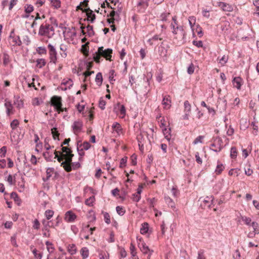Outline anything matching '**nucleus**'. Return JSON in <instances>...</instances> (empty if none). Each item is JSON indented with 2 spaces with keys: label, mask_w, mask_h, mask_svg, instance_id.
Returning a JSON list of instances; mask_svg holds the SVG:
<instances>
[{
  "label": "nucleus",
  "mask_w": 259,
  "mask_h": 259,
  "mask_svg": "<svg viewBox=\"0 0 259 259\" xmlns=\"http://www.w3.org/2000/svg\"><path fill=\"white\" fill-rule=\"evenodd\" d=\"M61 152L63 153V156L66 157V160L61 163V166L63 167L65 170L69 171L70 167L68 163L72 161L74 154L72 153V151L71 149L67 147L62 146L61 147Z\"/></svg>",
  "instance_id": "1"
},
{
  "label": "nucleus",
  "mask_w": 259,
  "mask_h": 259,
  "mask_svg": "<svg viewBox=\"0 0 259 259\" xmlns=\"http://www.w3.org/2000/svg\"><path fill=\"white\" fill-rule=\"evenodd\" d=\"M103 47H100L98 48V51L95 53L94 56V61L97 63H100L101 57H103L107 60L111 61V58L112 54V49H107L105 50H103Z\"/></svg>",
  "instance_id": "2"
},
{
  "label": "nucleus",
  "mask_w": 259,
  "mask_h": 259,
  "mask_svg": "<svg viewBox=\"0 0 259 259\" xmlns=\"http://www.w3.org/2000/svg\"><path fill=\"white\" fill-rule=\"evenodd\" d=\"M62 99L61 97L54 96L52 97L51 105L54 107L56 111L60 113L63 111L64 109L62 107Z\"/></svg>",
  "instance_id": "3"
},
{
  "label": "nucleus",
  "mask_w": 259,
  "mask_h": 259,
  "mask_svg": "<svg viewBox=\"0 0 259 259\" xmlns=\"http://www.w3.org/2000/svg\"><path fill=\"white\" fill-rule=\"evenodd\" d=\"M49 23L47 21H45L42 23L39 27L38 31V35L39 36H47L50 37L49 35Z\"/></svg>",
  "instance_id": "4"
},
{
  "label": "nucleus",
  "mask_w": 259,
  "mask_h": 259,
  "mask_svg": "<svg viewBox=\"0 0 259 259\" xmlns=\"http://www.w3.org/2000/svg\"><path fill=\"white\" fill-rule=\"evenodd\" d=\"M48 48L49 51V58L50 62L56 64L57 60V52L55 47L51 44L48 45Z\"/></svg>",
  "instance_id": "5"
},
{
  "label": "nucleus",
  "mask_w": 259,
  "mask_h": 259,
  "mask_svg": "<svg viewBox=\"0 0 259 259\" xmlns=\"http://www.w3.org/2000/svg\"><path fill=\"white\" fill-rule=\"evenodd\" d=\"M214 198L212 196L206 197L202 201L203 203L201 204L202 207L204 209L206 208H210L211 205H214Z\"/></svg>",
  "instance_id": "6"
},
{
  "label": "nucleus",
  "mask_w": 259,
  "mask_h": 259,
  "mask_svg": "<svg viewBox=\"0 0 259 259\" xmlns=\"http://www.w3.org/2000/svg\"><path fill=\"white\" fill-rule=\"evenodd\" d=\"M212 140H213V143L211 144V146L213 147H217L219 146V150L221 151L222 149L224 148L223 146V140L220 137H217L215 138H213Z\"/></svg>",
  "instance_id": "7"
},
{
  "label": "nucleus",
  "mask_w": 259,
  "mask_h": 259,
  "mask_svg": "<svg viewBox=\"0 0 259 259\" xmlns=\"http://www.w3.org/2000/svg\"><path fill=\"white\" fill-rule=\"evenodd\" d=\"M140 241L141 242L139 243L138 246L141 251L144 254H148V252H149V256H150L152 254L153 250L150 251L148 246L146 245L145 243L142 241L141 239H140Z\"/></svg>",
  "instance_id": "8"
},
{
  "label": "nucleus",
  "mask_w": 259,
  "mask_h": 259,
  "mask_svg": "<svg viewBox=\"0 0 259 259\" xmlns=\"http://www.w3.org/2000/svg\"><path fill=\"white\" fill-rule=\"evenodd\" d=\"M83 12L86 13L87 16V21H90L91 23H93L96 19V15L93 11L89 8L84 9Z\"/></svg>",
  "instance_id": "9"
},
{
  "label": "nucleus",
  "mask_w": 259,
  "mask_h": 259,
  "mask_svg": "<svg viewBox=\"0 0 259 259\" xmlns=\"http://www.w3.org/2000/svg\"><path fill=\"white\" fill-rule=\"evenodd\" d=\"M76 218V215L72 211H67L65 215V220L67 222H72Z\"/></svg>",
  "instance_id": "10"
},
{
  "label": "nucleus",
  "mask_w": 259,
  "mask_h": 259,
  "mask_svg": "<svg viewBox=\"0 0 259 259\" xmlns=\"http://www.w3.org/2000/svg\"><path fill=\"white\" fill-rule=\"evenodd\" d=\"M83 126L82 122L78 120L77 121H75L72 126L73 130L74 131V132H79L81 131Z\"/></svg>",
  "instance_id": "11"
},
{
  "label": "nucleus",
  "mask_w": 259,
  "mask_h": 259,
  "mask_svg": "<svg viewBox=\"0 0 259 259\" xmlns=\"http://www.w3.org/2000/svg\"><path fill=\"white\" fill-rule=\"evenodd\" d=\"M158 53L161 57H166L167 56V49L164 46L163 42L158 47Z\"/></svg>",
  "instance_id": "12"
},
{
  "label": "nucleus",
  "mask_w": 259,
  "mask_h": 259,
  "mask_svg": "<svg viewBox=\"0 0 259 259\" xmlns=\"http://www.w3.org/2000/svg\"><path fill=\"white\" fill-rule=\"evenodd\" d=\"M172 19L174 22L171 23L170 27L173 29L172 33L175 34H177V30L178 29H182V28L178 26L177 18L176 16L173 17Z\"/></svg>",
  "instance_id": "13"
},
{
  "label": "nucleus",
  "mask_w": 259,
  "mask_h": 259,
  "mask_svg": "<svg viewBox=\"0 0 259 259\" xmlns=\"http://www.w3.org/2000/svg\"><path fill=\"white\" fill-rule=\"evenodd\" d=\"M242 79L240 77H235L232 80V83L234 87L236 88L238 90L240 89Z\"/></svg>",
  "instance_id": "14"
},
{
  "label": "nucleus",
  "mask_w": 259,
  "mask_h": 259,
  "mask_svg": "<svg viewBox=\"0 0 259 259\" xmlns=\"http://www.w3.org/2000/svg\"><path fill=\"white\" fill-rule=\"evenodd\" d=\"M60 50L61 51L60 54L61 57L63 58H66L67 56V46L64 44H62L60 46Z\"/></svg>",
  "instance_id": "15"
},
{
  "label": "nucleus",
  "mask_w": 259,
  "mask_h": 259,
  "mask_svg": "<svg viewBox=\"0 0 259 259\" xmlns=\"http://www.w3.org/2000/svg\"><path fill=\"white\" fill-rule=\"evenodd\" d=\"M230 28V24L229 22H224L223 24L220 25V28L223 32L224 35H227L228 34V30Z\"/></svg>",
  "instance_id": "16"
},
{
  "label": "nucleus",
  "mask_w": 259,
  "mask_h": 259,
  "mask_svg": "<svg viewBox=\"0 0 259 259\" xmlns=\"http://www.w3.org/2000/svg\"><path fill=\"white\" fill-rule=\"evenodd\" d=\"M54 154L55 155L54 158H57V160L59 162H62L63 160H66V157L63 156V153L61 152V151H58L55 150L54 152Z\"/></svg>",
  "instance_id": "17"
},
{
  "label": "nucleus",
  "mask_w": 259,
  "mask_h": 259,
  "mask_svg": "<svg viewBox=\"0 0 259 259\" xmlns=\"http://www.w3.org/2000/svg\"><path fill=\"white\" fill-rule=\"evenodd\" d=\"M219 6L221 7L224 11L232 12L233 11L232 7L228 4L220 2L219 3Z\"/></svg>",
  "instance_id": "18"
},
{
  "label": "nucleus",
  "mask_w": 259,
  "mask_h": 259,
  "mask_svg": "<svg viewBox=\"0 0 259 259\" xmlns=\"http://www.w3.org/2000/svg\"><path fill=\"white\" fill-rule=\"evenodd\" d=\"M68 164L70 166V169L69 170V171L65 170L67 172H70L72 169L76 170L80 168L81 166V165L79 162H72V161H71L70 162H68Z\"/></svg>",
  "instance_id": "19"
},
{
  "label": "nucleus",
  "mask_w": 259,
  "mask_h": 259,
  "mask_svg": "<svg viewBox=\"0 0 259 259\" xmlns=\"http://www.w3.org/2000/svg\"><path fill=\"white\" fill-rule=\"evenodd\" d=\"M3 61L4 66H7L11 62L10 57L7 52L3 53Z\"/></svg>",
  "instance_id": "20"
},
{
  "label": "nucleus",
  "mask_w": 259,
  "mask_h": 259,
  "mask_svg": "<svg viewBox=\"0 0 259 259\" xmlns=\"http://www.w3.org/2000/svg\"><path fill=\"white\" fill-rule=\"evenodd\" d=\"M80 142L81 141H78L77 142V151L78 153V155L80 156V157L79 158V161L82 160V157L85 154V153L83 151L84 150L81 148L82 147V145H79Z\"/></svg>",
  "instance_id": "21"
},
{
  "label": "nucleus",
  "mask_w": 259,
  "mask_h": 259,
  "mask_svg": "<svg viewBox=\"0 0 259 259\" xmlns=\"http://www.w3.org/2000/svg\"><path fill=\"white\" fill-rule=\"evenodd\" d=\"M75 30L74 27H72L71 28L69 27H64V30L65 31H63V34H64L65 32H67V34H69V36L70 37L74 38L76 35V32L75 31L72 32L71 30Z\"/></svg>",
  "instance_id": "22"
},
{
  "label": "nucleus",
  "mask_w": 259,
  "mask_h": 259,
  "mask_svg": "<svg viewBox=\"0 0 259 259\" xmlns=\"http://www.w3.org/2000/svg\"><path fill=\"white\" fill-rule=\"evenodd\" d=\"M171 101L170 100L169 96H165L163 97L162 100V104L165 106V107H168L169 108L170 107Z\"/></svg>",
  "instance_id": "23"
},
{
  "label": "nucleus",
  "mask_w": 259,
  "mask_h": 259,
  "mask_svg": "<svg viewBox=\"0 0 259 259\" xmlns=\"http://www.w3.org/2000/svg\"><path fill=\"white\" fill-rule=\"evenodd\" d=\"M55 170L54 168L53 167H48L47 169V170H46V173H47V177L46 178H43L42 180L44 181V182H46L47 181H48L50 178L52 176V173L53 172H54Z\"/></svg>",
  "instance_id": "24"
},
{
  "label": "nucleus",
  "mask_w": 259,
  "mask_h": 259,
  "mask_svg": "<svg viewBox=\"0 0 259 259\" xmlns=\"http://www.w3.org/2000/svg\"><path fill=\"white\" fill-rule=\"evenodd\" d=\"M80 253L82 257V259H85L89 256V250L87 247H83L80 250Z\"/></svg>",
  "instance_id": "25"
},
{
  "label": "nucleus",
  "mask_w": 259,
  "mask_h": 259,
  "mask_svg": "<svg viewBox=\"0 0 259 259\" xmlns=\"http://www.w3.org/2000/svg\"><path fill=\"white\" fill-rule=\"evenodd\" d=\"M43 156L47 161L50 162L53 161V154L52 153H50L49 151H46L44 152Z\"/></svg>",
  "instance_id": "26"
},
{
  "label": "nucleus",
  "mask_w": 259,
  "mask_h": 259,
  "mask_svg": "<svg viewBox=\"0 0 259 259\" xmlns=\"http://www.w3.org/2000/svg\"><path fill=\"white\" fill-rule=\"evenodd\" d=\"M68 251L71 255H73L76 252V247L75 244H69L68 246Z\"/></svg>",
  "instance_id": "27"
},
{
  "label": "nucleus",
  "mask_w": 259,
  "mask_h": 259,
  "mask_svg": "<svg viewBox=\"0 0 259 259\" xmlns=\"http://www.w3.org/2000/svg\"><path fill=\"white\" fill-rule=\"evenodd\" d=\"M95 81L96 82V83L99 85L101 86L102 81H103V77H102V74L101 72H99L97 74L96 76Z\"/></svg>",
  "instance_id": "28"
},
{
  "label": "nucleus",
  "mask_w": 259,
  "mask_h": 259,
  "mask_svg": "<svg viewBox=\"0 0 259 259\" xmlns=\"http://www.w3.org/2000/svg\"><path fill=\"white\" fill-rule=\"evenodd\" d=\"M164 199L166 203L169 207L171 208L175 207V202L173 201L172 199H171L169 196H165Z\"/></svg>",
  "instance_id": "29"
},
{
  "label": "nucleus",
  "mask_w": 259,
  "mask_h": 259,
  "mask_svg": "<svg viewBox=\"0 0 259 259\" xmlns=\"http://www.w3.org/2000/svg\"><path fill=\"white\" fill-rule=\"evenodd\" d=\"M11 198L13 199L15 202H17L18 205H20L21 200L16 192H13L11 193Z\"/></svg>",
  "instance_id": "30"
},
{
  "label": "nucleus",
  "mask_w": 259,
  "mask_h": 259,
  "mask_svg": "<svg viewBox=\"0 0 259 259\" xmlns=\"http://www.w3.org/2000/svg\"><path fill=\"white\" fill-rule=\"evenodd\" d=\"M149 225L147 223H144L142 225V227L140 229V232L142 234H145L147 233L148 231Z\"/></svg>",
  "instance_id": "31"
},
{
  "label": "nucleus",
  "mask_w": 259,
  "mask_h": 259,
  "mask_svg": "<svg viewBox=\"0 0 259 259\" xmlns=\"http://www.w3.org/2000/svg\"><path fill=\"white\" fill-rule=\"evenodd\" d=\"M5 106L7 109V113L8 115L11 114V111L13 109V106L11 102L6 101Z\"/></svg>",
  "instance_id": "32"
},
{
  "label": "nucleus",
  "mask_w": 259,
  "mask_h": 259,
  "mask_svg": "<svg viewBox=\"0 0 259 259\" xmlns=\"http://www.w3.org/2000/svg\"><path fill=\"white\" fill-rule=\"evenodd\" d=\"M14 104L19 109L21 108L23 106V101L19 99V97H17L16 98V100L14 101Z\"/></svg>",
  "instance_id": "33"
},
{
  "label": "nucleus",
  "mask_w": 259,
  "mask_h": 259,
  "mask_svg": "<svg viewBox=\"0 0 259 259\" xmlns=\"http://www.w3.org/2000/svg\"><path fill=\"white\" fill-rule=\"evenodd\" d=\"M95 200V196H92L90 197L89 198H88L87 199H86V200L85 201V204L87 205L92 206L93 205V203H94Z\"/></svg>",
  "instance_id": "34"
},
{
  "label": "nucleus",
  "mask_w": 259,
  "mask_h": 259,
  "mask_svg": "<svg viewBox=\"0 0 259 259\" xmlns=\"http://www.w3.org/2000/svg\"><path fill=\"white\" fill-rule=\"evenodd\" d=\"M112 127L113 129L115 130V131L117 133H119V132H121L122 128L120 124L117 122H115L113 123V124L112 125Z\"/></svg>",
  "instance_id": "35"
},
{
  "label": "nucleus",
  "mask_w": 259,
  "mask_h": 259,
  "mask_svg": "<svg viewBox=\"0 0 259 259\" xmlns=\"http://www.w3.org/2000/svg\"><path fill=\"white\" fill-rule=\"evenodd\" d=\"M36 66L37 67L41 68L44 66H45L46 64V60L44 59H38L36 60Z\"/></svg>",
  "instance_id": "36"
},
{
  "label": "nucleus",
  "mask_w": 259,
  "mask_h": 259,
  "mask_svg": "<svg viewBox=\"0 0 259 259\" xmlns=\"http://www.w3.org/2000/svg\"><path fill=\"white\" fill-rule=\"evenodd\" d=\"M13 46H20L22 45V41L20 38L19 36H17L13 39Z\"/></svg>",
  "instance_id": "37"
},
{
  "label": "nucleus",
  "mask_w": 259,
  "mask_h": 259,
  "mask_svg": "<svg viewBox=\"0 0 259 259\" xmlns=\"http://www.w3.org/2000/svg\"><path fill=\"white\" fill-rule=\"evenodd\" d=\"M252 227L253 229V233L256 234H258L259 233V225L257 223L255 222H253L251 224Z\"/></svg>",
  "instance_id": "38"
},
{
  "label": "nucleus",
  "mask_w": 259,
  "mask_h": 259,
  "mask_svg": "<svg viewBox=\"0 0 259 259\" xmlns=\"http://www.w3.org/2000/svg\"><path fill=\"white\" fill-rule=\"evenodd\" d=\"M237 156V151L236 147H232L230 150V156L232 158L235 159Z\"/></svg>",
  "instance_id": "39"
},
{
  "label": "nucleus",
  "mask_w": 259,
  "mask_h": 259,
  "mask_svg": "<svg viewBox=\"0 0 259 259\" xmlns=\"http://www.w3.org/2000/svg\"><path fill=\"white\" fill-rule=\"evenodd\" d=\"M52 6L56 9H58L61 7V1L60 0H51Z\"/></svg>",
  "instance_id": "40"
},
{
  "label": "nucleus",
  "mask_w": 259,
  "mask_h": 259,
  "mask_svg": "<svg viewBox=\"0 0 259 259\" xmlns=\"http://www.w3.org/2000/svg\"><path fill=\"white\" fill-rule=\"evenodd\" d=\"M54 212L52 210L48 209L46 210L45 215L47 220H50L54 215Z\"/></svg>",
  "instance_id": "41"
},
{
  "label": "nucleus",
  "mask_w": 259,
  "mask_h": 259,
  "mask_svg": "<svg viewBox=\"0 0 259 259\" xmlns=\"http://www.w3.org/2000/svg\"><path fill=\"white\" fill-rule=\"evenodd\" d=\"M79 145H82V148H81V149H83L84 150H88L91 147V145L88 141H84L83 143H81V142L79 143Z\"/></svg>",
  "instance_id": "42"
},
{
  "label": "nucleus",
  "mask_w": 259,
  "mask_h": 259,
  "mask_svg": "<svg viewBox=\"0 0 259 259\" xmlns=\"http://www.w3.org/2000/svg\"><path fill=\"white\" fill-rule=\"evenodd\" d=\"M185 112L190 113L191 110V106L188 101L184 102Z\"/></svg>",
  "instance_id": "43"
},
{
  "label": "nucleus",
  "mask_w": 259,
  "mask_h": 259,
  "mask_svg": "<svg viewBox=\"0 0 259 259\" xmlns=\"http://www.w3.org/2000/svg\"><path fill=\"white\" fill-rule=\"evenodd\" d=\"M116 210L117 213L121 216L124 215L125 212V210L124 209V208L122 206H116Z\"/></svg>",
  "instance_id": "44"
},
{
  "label": "nucleus",
  "mask_w": 259,
  "mask_h": 259,
  "mask_svg": "<svg viewBox=\"0 0 259 259\" xmlns=\"http://www.w3.org/2000/svg\"><path fill=\"white\" fill-rule=\"evenodd\" d=\"M170 128L167 130L166 128H165L164 130H163V133L165 136V138L168 141H169L170 139Z\"/></svg>",
  "instance_id": "45"
},
{
  "label": "nucleus",
  "mask_w": 259,
  "mask_h": 259,
  "mask_svg": "<svg viewBox=\"0 0 259 259\" xmlns=\"http://www.w3.org/2000/svg\"><path fill=\"white\" fill-rule=\"evenodd\" d=\"M224 168V166L222 164H218L215 171L217 174H220Z\"/></svg>",
  "instance_id": "46"
},
{
  "label": "nucleus",
  "mask_w": 259,
  "mask_h": 259,
  "mask_svg": "<svg viewBox=\"0 0 259 259\" xmlns=\"http://www.w3.org/2000/svg\"><path fill=\"white\" fill-rule=\"evenodd\" d=\"M88 35L89 36H92L94 35L95 32L93 30V26L90 25H88L87 26Z\"/></svg>",
  "instance_id": "47"
},
{
  "label": "nucleus",
  "mask_w": 259,
  "mask_h": 259,
  "mask_svg": "<svg viewBox=\"0 0 259 259\" xmlns=\"http://www.w3.org/2000/svg\"><path fill=\"white\" fill-rule=\"evenodd\" d=\"M16 238L17 235L16 234H15L11 237V242L14 246L17 247L18 245L17 244Z\"/></svg>",
  "instance_id": "48"
},
{
  "label": "nucleus",
  "mask_w": 259,
  "mask_h": 259,
  "mask_svg": "<svg viewBox=\"0 0 259 259\" xmlns=\"http://www.w3.org/2000/svg\"><path fill=\"white\" fill-rule=\"evenodd\" d=\"M19 124V122L17 119H14L10 124L12 130H15L17 128Z\"/></svg>",
  "instance_id": "49"
},
{
  "label": "nucleus",
  "mask_w": 259,
  "mask_h": 259,
  "mask_svg": "<svg viewBox=\"0 0 259 259\" xmlns=\"http://www.w3.org/2000/svg\"><path fill=\"white\" fill-rule=\"evenodd\" d=\"M103 214L104 219L105 223L107 224H109L111 223L110 217L109 214L107 212H103Z\"/></svg>",
  "instance_id": "50"
},
{
  "label": "nucleus",
  "mask_w": 259,
  "mask_h": 259,
  "mask_svg": "<svg viewBox=\"0 0 259 259\" xmlns=\"http://www.w3.org/2000/svg\"><path fill=\"white\" fill-rule=\"evenodd\" d=\"M228 60V56L224 55L221 59H219V63L222 65L224 66Z\"/></svg>",
  "instance_id": "51"
},
{
  "label": "nucleus",
  "mask_w": 259,
  "mask_h": 259,
  "mask_svg": "<svg viewBox=\"0 0 259 259\" xmlns=\"http://www.w3.org/2000/svg\"><path fill=\"white\" fill-rule=\"evenodd\" d=\"M36 51L39 54H46L47 50L45 47H39L37 48Z\"/></svg>",
  "instance_id": "52"
},
{
  "label": "nucleus",
  "mask_w": 259,
  "mask_h": 259,
  "mask_svg": "<svg viewBox=\"0 0 259 259\" xmlns=\"http://www.w3.org/2000/svg\"><path fill=\"white\" fill-rule=\"evenodd\" d=\"M57 128L56 127H54L51 130L52 134L53 135V137L55 140L57 138L58 139L59 134L57 131Z\"/></svg>",
  "instance_id": "53"
},
{
  "label": "nucleus",
  "mask_w": 259,
  "mask_h": 259,
  "mask_svg": "<svg viewBox=\"0 0 259 259\" xmlns=\"http://www.w3.org/2000/svg\"><path fill=\"white\" fill-rule=\"evenodd\" d=\"M33 11V7L31 5H26L25 6V12L29 14Z\"/></svg>",
  "instance_id": "54"
},
{
  "label": "nucleus",
  "mask_w": 259,
  "mask_h": 259,
  "mask_svg": "<svg viewBox=\"0 0 259 259\" xmlns=\"http://www.w3.org/2000/svg\"><path fill=\"white\" fill-rule=\"evenodd\" d=\"M21 182H19L18 183V186H19L20 188L21 189L20 190V192L23 191L25 188V180L23 177H21Z\"/></svg>",
  "instance_id": "55"
},
{
  "label": "nucleus",
  "mask_w": 259,
  "mask_h": 259,
  "mask_svg": "<svg viewBox=\"0 0 259 259\" xmlns=\"http://www.w3.org/2000/svg\"><path fill=\"white\" fill-rule=\"evenodd\" d=\"M196 21L195 17L194 16L190 17L189 18V25L191 28H193Z\"/></svg>",
  "instance_id": "56"
},
{
  "label": "nucleus",
  "mask_w": 259,
  "mask_h": 259,
  "mask_svg": "<svg viewBox=\"0 0 259 259\" xmlns=\"http://www.w3.org/2000/svg\"><path fill=\"white\" fill-rule=\"evenodd\" d=\"M130 251H131V253L132 254V255L133 256V257H135L136 256V254H137V252L136 251V248H135V246L133 245V243H131V245H130Z\"/></svg>",
  "instance_id": "57"
},
{
  "label": "nucleus",
  "mask_w": 259,
  "mask_h": 259,
  "mask_svg": "<svg viewBox=\"0 0 259 259\" xmlns=\"http://www.w3.org/2000/svg\"><path fill=\"white\" fill-rule=\"evenodd\" d=\"M194 72V66L192 63H191L188 67L187 72L189 74H192Z\"/></svg>",
  "instance_id": "58"
},
{
  "label": "nucleus",
  "mask_w": 259,
  "mask_h": 259,
  "mask_svg": "<svg viewBox=\"0 0 259 259\" xmlns=\"http://www.w3.org/2000/svg\"><path fill=\"white\" fill-rule=\"evenodd\" d=\"M106 102L102 98L100 99L99 102V107L102 109L104 110L105 108Z\"/></svg>",
  "instance_id": "59"
},
{
  "label": "nucleus",
  "mask_w": 259,
  "mask_h": 259,
  "mask_svg": "<svg viewBox=\"0 0 259 259\" xmlns=\"http://www.w3.org/2000/svg\"><path fill=\"white\" fill-rule=\"evenodd\" d=\"M241 219L244 221L246 225H250L251 220L250 218H247L245 216H241Z\"/></svg>",
  "instance_id": "60"
},
{
  "label": "nucleus",
  "mask_w": 259,
  "mask_h": 259,
  "mask_svg": "<svg viewBox=\"0 0 259 259\" xmlns=\"http://www.w3.org/2000/svg\"><path fill=\"white\" fill-rule=\"evenodd\" d=\"M114 73L115 71L114 70H111L109 72V80L111 83H112L113 81H115V79H114Z\"/></svg>",
  "instance_id": "61"
},
{
  "label": "nucleus",
  "mask_w": 259,
  "mask_h": 259,
  "mask_svg": "<svg viewBox=\"0 0 259 259\" xmlns=\"http://www.w3.org/2000/svg\"><path fill=\"white\" fill-rule=\"evenodd\" d=\"M127 157H124L120 160V165H119V167L120 168H122L125 166V164L127 162Z\"/></svg>",
  "instance_id": "62"
},
{
  "label": "nucleus",
  "mask_w": 259,
  "mask_h": 259,
  "mask_svg": "<svg viewBox=\"0 0 259 259\" xmlns=\"http://www.w3.org/2000/svg\"><path fill=\"white\" fill-rule=\"evenodd\" d=\"M37 251L36 249H34L32 250V253H33L34 257L38 259H41L42 257V253H37Z\"/></svg>",
  "instance_id": "63"
},
{
  "label": "nucleus",
  "mask_w": 259,
  "mask_h": 259,
  "mask_svg": "<svg viewBox=\"0 0 259 259\" xmlns=\"http://www.w3.org/2000/svg\"><path fill=\"white\" fill-rule=\"evenodd\" d=\"M204 253V251L203 250H200L198 252L197 259H205Z\"/></svg>",
  "instance_id": "64"
}]
</instances>
